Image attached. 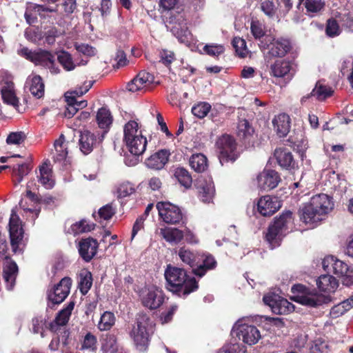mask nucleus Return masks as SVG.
<instances>
[{"mask_svg": "<svg viewBox=\"0 0 353 353\" xmlns=\"http://www.w3.org/2000/svg\"><path fill=\"white\" fill-rule=\"evenodd\" d=\"M334 207L332 199L325 194L313 196L301 210V219L306 224H316L323 220Z\"/></svg>", "mask_w": 353, "mask_h": 353, "instance_id": "nucleus-1", "label": "nucleus"}, {"mask_svg": "<svg viewBox=\"0 0 353 353\" xmlns=\"http://www.w3.org/2000/svg\"><path fill=\"white\" fill-rule=\"evenodd\" d=\"M167 288L170 291L182 292L186 296L198 289V283L194 277L187 275L186 271L180 268L168 265L164 272Z\"/></svg>", "mask_w": 353, "mask_h": 353, "instance_id": "nucleus-2", "label": "nucleus"}, {"mask_svg": "<svg viewBox=\"0 0 353 353\" xmlns=\"http://www.w3.org/2000/svg\"><path fill=\"white\" fill-rule=\"evenodd\" d=\"M123 142L128 150L134 156L143 154L147 147V139L143 135L135 121H128L123 127Z\"/></svg>", "mask_w": 353, "mask_h": 353, "instance_id": "nucleus-3", "label": "nucleus"}, {"mask_svg": "<svg viewBox=\"0 0 353 353\" xmlns=\"http://www.w3.org/2000/svg\"><path fill=\"white\" fill-rule=\"evenodd\" d=\"M293 300L303 305L318 307L331 301L330 296L322 294L314 288H307L302 284L292 287Z\"/></svg>", "mask_w": 353, "mask_h": 353, "instance_id": "nucleus-4", "label": "nucleus"}, {"mask_svg": "<svg viewBox=\"0 0 353 353\" xmlns=\"http://www.w3.org/2000/svg\"><path fill=\"white\" fill-rule=\"evenodd\" d=\"M152 322L148 315L140 313L138 314L130 336L133 340L134 346L139 352H145L149 345L148 328Z\"/></svg>", "mask_w": 353, "mask_h": 353, "instance_id": "nucleus-5", "label": "nucleus"}, {"mask_svg": "<svg viewBox=\"0 0 353 353\" xmlns=\"http://www.w3.org/2000/svg\"><path fill=\"white\" fill-rule=\"evenodd\" d=\"M292 223V213L283 212L268 228L265 238L272 249L279 246L282 237L288 232L289 225Z\"/></svg>", "mask_w": 353, "mask_h": 353, "instance_id": "nucleus-6", "label": "nucleus"}, {"mask_svg": "<svg viewBox=\"0 0 353 353\" xmlns=\"http://www.w3.org/2000/svg\"><path fill=\"white\" fill-rule=\"evenodd\" d=\"M292 223V213L283 212L268 228L265 238L272 249L279 246L282 237L288 232L289 225Z\"/></svg>", "mask_w": 353, "mask_h": 353, "instance_id": "nucleus-7", "label": "nucleus"}, {"mask_svg": "<svg viewBox=\"0 0 353 353\" xmlns=\"http://www.w3.org/2000/svg\"><path fill=\"white\" fill-rule=\"evenodd\" d=\"M322 265L325 271L341 278L343 285L350 286L353 283V269L343 261L327 256L323 259Z\"/></svg>", "mask_w": 353, "mask_h": 353, "instance_id": "nucleus-8", "label": "nucleus"}, {"mask_svg": "<svg viewBox=\"0 0 353 353\" xmlns=\"http://www.w3.org/2000/svg\"><path fill=\"white\" fill-rule=\"evenodd\" d=\"M18 54L36 65L49 68L53 74L59 72V69L54 64V56L49 51L43 50L32 51L28 48H22L18 50Z\"/></svg>", "mask_w": 353, "mask_h": 353, "instance_id": "nucleus-9", "label": "nucleus"}, {"mask_svg": "<svg viewBox=\"0 0 353 353\" xmlns=\"http://www.w3.org/2000/svg\"><path fill=\"white\" fill-rule=\"evenodd\" d=\"M232 334L239 341L248 345H253L261 339V334L256 326L245 322L244 319H239L232 328Z\"/></svg>", "mask_w": 353, "mask_h": 353, "instance_id": "nucleus-10", "label": "nucleus"}, {"mask_svg": "<svg viewBox=\"0 0 353 353\" xmlns=\"http://www.w3.org/2000/svg\"><path fill=\"white\" fill-rule=\"evenodd\" d=\"M0 89L3 102L14 108L19 107L12 76L6 70L0 71Z\"/></svg>", "mask_w": 353, "mask_h": 353, "instance_id": "nucleus-11", "label": "nucleus"}, {"mask_svg": "<svg viewBox=\"0 0 353 353\" xmlns=\"http://www.w3.org/2000/svg\"><path fill=\"white\" fill-rule=\"evenodd\" d=\"M139 296L143 306L150 310L159 308L164 301L163 291L155 285L145 287Z\"/></svg>", "mask_w": 353, "mask_h": 353, "instance_id": "nucleus-12", "label": "nucleus"}, {"mask_svg": "<svg viewBox=\"0 0 353 353\" xmlns=\"http://www.w3.org/2000/svg\"><path fill=\"white\" fill-rule=\"evenodd\" d=\"M216 145L219 152V160L222 165L225 162L234 161L236 159L238 154L236 152V142L232 137L223 135L218 139Z\"/></svg>", "mask_w": 353, "mask_h": 353, "instance_id": "nucleus-13", "label": "nucleus"}, {"mask_svg": "<svg viewBox=\"0 0 353 353\" xmlns=\"http://www.w3.org/2000/svg\"><path fill=\"white\" fill-rule=\"evenodd\" d=\"M264 303L268 305L272 311L277 314H286L294 310V306L287 299L276 294L275 293H268L263 296Z\"/></svg>", "mask_w": 353, "mask_h": 353, "instance_id": "nucleus-14", "label": "nucleus"}, {"mask_svg": "<svg viewBox=\"0 0 353 353\" xmlns=\"http://www.w3.org/2000/svg\"><path fill=\"white\" fill-rule=\"evenodd\" d=\"M157 208L159 216L166 223L177 224L183 219V214L179 208L170 202H159Z\"/></svg>", "mask_w": 353, "mask_h": 353, "instance_id": "nucleus-15", "label": "nucleus"}, {"mask_svg": "<svg viewBox=\"0 0 353 353\" xmlns=\"http://www.w3.org/2000/svg\"><path fill=\"white\" fill-rule=\"evenodd\" d=\"M72 280L68 277L62 279L60 282L54 287L48 293V301L50 304H59L62 303L68 296Z\"/></svg>", "mask_w": 353, "mask_h": 353, "instance_id": "nucleus-16", "label": "nucleus"}, {"mask_svg": "<svg viewBox=\"0 0 353 353\" xmlns=\"http://www.w3.org/2000/svg\"><path fill=\"white\" fill-rule=\"evenodd\" d=\"M9 232L12 248L14 252H17L23 237V230L21 221L14 210H12L10 218Z\"/></svg>", "mask_w": 353, "mask_h": 353, "instance_id": "nucleus-17", "label": "nucleus"}, {"mask_svg": "<svg viewBox=\"0 0 353 353\" xmlns=\"http://www.w3.org/2000/svg\"><path fill=\"white\" fill-rule=\"evenodd\" d=\"M196 187L200 199L203 203H211L215 194V188L210 177L201 176L196 181Z\"/></svg>", "mask_w": 353, "mask_h": 353, "instance_id": "nucleus-18", "label": "nucleus"}, {"mask_svg": "<svg viewBox=\"0 0 353 353\" xmlns=\"http://www.w3.org/2000/svg\"><path fill=\"white\" fill-rule=\"evenodd\" d=\"M154 76L146 71L140 72L126 85L131 92L145 91L154 81Z\"/></svg>", "mask_w": 353, "mask_h": 353, "instance_id": "nucleus-19", "label": "nucleus"}, {"mask_svg": "<svg viewBox=\"0 0 353 353\" xmlns=\"http://www.w3.org/2000/svg\"><path fill=\"white\" fill-rule=\"evenodd\" d=\"M256 181L260 190L269 191L278 185L280 177L276 171L265 170L257 176Z\"/></svg>", "mask_w": 353, "mask_h": 353, "instance_id": "nucleus-20", "label": "nucleus"}, {"mask_svg": "<svg viewBox=\"0 0 353 353\" xmlns=\"http://www.w3.org/2000/svg\"><path fill=\"white\" fill-rule=\"evenodd\" d=\"M268 53L272 57H284L290 50L289 40L283 38L271 39L266 37Z\"/></svg>", "mask_w": 353, "mask_h": 353, "instance_id": "nucleus-21", "label": "nucleus"}, {"mask_svg": "<svg viewBox=\"0 0 353 353\" xmlns=\"http://www.w3.org/2000/svg\"><path fill=\"white\" fill-rule=\"evenodd\" d=\"M99 244L96 239L93 238H86L81 239L79 243L78 250L80 256L85 261H90L96 255Z\"/></svg>", "mask_w": 353, "mask_h": 353, "instance_id": "nucleus-22", "label": "nucleus"}, {"mask_svg": "<svg viewBox=\"0 0 353 353\" xmlns=\"http://www.w3.org/2000/svg\"><path fill=\"white\" fill-rule=\"evenodd\" d=\"M281 208V203L277 197L269 195L261 197L257 203L259 212L264 216H271Z\"/></svg>", "mask_w": 353, "mask_h": 353, "instance_id": "nucleus-23", "label": "nucleus"}, {"mask_svg": "<svg viewBox=\"0 0 353 353\" xmlns=\"http://www.w3.org/2000/svg\"><path fill=\"white\" fill-rule=\"evenodd\" d=\"M170 153L167 150H161L148 157L145 163L148 168L159 170L164 168L169 160Z\"/></svg>", "mask_w": 353, "mask_h": 353, "instance_id": "nucleus-24", "label": "nucleus"}, {"mask_svg": "<svg viewBox=\"0 0 353 353\" xmlns=\"http://www.w3.org/2000/svg\"><path fill=\"white\" fill-rule=\"evenodd\" d=\"M216 265V261L214 257L208 254H200V259L197 261L196 266L194 268V274L202 277L208 270H213Z\"/></svg>", "mask_w": 353, "mask_h": 353, "instance_id": "nucleus-25", "label": "nucleus"}, {"mask_svg": "<svg viewBox=\"0 0 353 353\" xmlns=\"http://www.w3.org/2000/svg\"><path fill=\"white\" fill-rule=\"evenodd\" d=\"M270 75L277 77L281 78L288 77V78H291L293 75L292 71V65L290 61L279 59L275 61L272 64L270 65Z\"/></svg>", "mask_w": 353, "mask_h": 353, "instance_id": "nucleus-26", "label": "nucleus"}, {"mask_svg": "<svg viewBox=\"0 0 353 353\" xmlns=\"http://www.w3.org/2000/svg\"><path fill=\"white\" fill-rule=\"evenodd\" d=\"M18 272V267L15 262L6 259L3 266V278L8 290H12Z\"/></svg>", "mask_w": 353, "mask_h": 353, "instance_id": "nucleus-27", "label": "nucleus"}, {"mask_svg": "<svg viewBox=\"0 0 353 353\" xmlns=\"http://www.w3.org/2000/svg\"><path fill=\"white\" fill-rule=\"evenodd\" d=\"M302 3L306 9V14L310 17L321 14L325 7V3L323 0H299L297 8H299Z\"/></svg>", "mask_w": 353, "mask_h": 353, "instance_id": "nucleus-28", "label": "nucleus"}, {"mask_svg": "<svg viewBox=\"0 0 353 353\" xmlns=\"http://www.w3.org/2000/svg\"><path fill=\"white\" fill-rule=\"evenodd\" d=\"M178 256L184 264L192 268V272H194V268L196 266L197 261L200 259V253L182 247L178 251Z\"/></svg>", "mask_w": 353, "mask_h": 353, "instance_id": "nucleus-29", "label": "nucleus"}, {"mask_svg": "<svg viewBox=\"0 0 353 353\" xmlns=\"http://www.w3.org/2000/svg\"><path fill=\"white\" fill-rule=\"evenodd\" d=\"M273 125L278 135L281 137H285L290 129V118L286 114H280L273 119Z\"/></svg>", "mask_w": 353, "mask_h": 353, "instance_id": "nucleus-30", "label": "nucleus"}, {"mask_svg": "<svg viewBox=\"0 0 353 353\" xmlns=\"http://www.w3.org/2000/svg\"><path fill=\"white\" fill-rule=\"evenodd\" d=\"M316 285L319 289L325 292H334L339 286L336 279L332 275L323 274L316 280Z\"/></svg>", "mask_w": 353, "mask_h": 353, "instance_id": "nucleus-31", "label": "nucleus"}, {"mask_svg": "<svg viewBox=\"0 0 353 353\" xmlns=\"http://www.w3.org/2000/svg\"><path fill=\"white\" fill-rule=\"evenodd\" d=\"M101 349L105 353H123L114 335L108 334L102 339Z\"/></svg>", "mask_w": 353, "mask_h": 353, "instance_id": "nucleus-32", "label": "nucleus"}, {"mask_svg": "<svg viewBox=\"0 0 353 353\" xmlns=\"http://www.w3.org/2000/svg\"><path fill=\"white\" fill-rule=\"evenodd\" d=\"M274 156L279 165L285 169L294 167V161L290 152L286 149L279 148L274 152Z\"/></svg>", "mask_w": 353, "mask_h": 353, "instance_id": "nucleus-33", "label": "nucleus"}, {"mask_svg": "<svg viewBox=\"0 0 353 353\" xmlns=\"http://www.w3.org/2000/svg\"><path fill=\"white\" fill-rule=\"evenodd\" d=\"M97 143V139L94 134L88 130L81 133L79 139L80 150L83 154H89Z\"/></svg>", "mask_w": 353, "mask_h": 353, "instance_id": "nucleus-34", "label": "nucleus"}, {"mask_svg": "<svg viewBox=\"0 0 353 353\" xmlns=\"http://www.w3.org/2000/svg\"><path fill=\"white\" fill-rule=\"evenodd\" d=\"M92 83L90 81L85 82L82 86L77 88L72 92L68 93V97L70 100H72L73 104L78 107V109H82L87 106L86 101H77L76 97H80L83 94L86 93L92 87Z\"/></svg>", "mask_w": 353, "mask_h": 353, "instance_id": "nucleus-35", "label": "nucleus"}, {"mask_svg": "<svg viewBox=\"0 0 353 353\" xmlns=\"http://www.w3.org/2000/svg\"><path fill=\"white\" fill-rule=\"evenodd\" d=\"M39 181L46 189H51L54 185L52 170L47 163H43L39 168Z\"/></svg>", "mask_w": 353, "mask_h": 353, "instance_id": "nucleus-36", "label": "nucleus"}, {"mask_svg": "<svg viewBox=\"0 0 353 353\" xmlns=\"http://www.w3.org/2000/svg\"><path fill=\"white\" fill-rule=\"evenodd\" d=\"M160 234L167 242L172 244L179 243L183 238V232L177 228H161Z\"/></svg>", "mask_w": 353, "mask_h": 353, "instance_id": "nucleus-37", "label": "nucleus"}, {"mask_svg": "<svg viewBox=\"0 0 353 353\" xmlns=\"http://www.w3.org/2000/svg\"><path fill=\"white\" fill-rule=\"evenodd\" d=\"M54 152L53 158L56 161H62L65 160L68 155V148L65 142V137L61 134L59 138L55 141Z\"/></svg>", "mask_w": 353, "mask_h": 353, "instance_id": "nucleus-38", "label": "nucleus"}, {"mask_svg": "<svg viewBox=\"0 0 353 353\" xmlns=\"http://www.w3.org/2000/svg\"><path fill=\"white\" fill-rule=\"evenodd\" d=\"M79 288L83 294H85L92 285V274L86 269L81 270L79 274Z\"/></svg>", "mask_w": 353, "mask_h": 353, "instance_id": "nucleus-39", "label": "nucleus"}, {"mask_svg": "<svg viewBox=\"0 0 353 353\" xmlns=\"http://www.w3.org/2000/svg\"><path fill=\"white\" fill-rule=\"evenodd\" d=\"M189 161L191 168L197 172H203L208 166L206 157L201 153L192 154Z\"/></svg>", "mask_w": 353, "mask_h": 353, "instance_id": "nucleus-40", "label": "nucleus"}, {"mask_svg": "<svg viewBox=\"0 0 353 353\" xmlns=\"http://www.w3.org/2000/svg\"><path fill=\"white\" fill-rule=\"evenodd\" d=\"M30 92L31 94L39 99L44 94V84L41 78L38 75H34L30 80Z\"/></svg>", "mask_w": 353, "mask_h": 353, "instance_id": "nucleus-41", "label": "nucleus"}, {"mask_svg": "<svg viewBox=\"0 0 353 353\" xmlns=\"http://www.w3.org/2000/svg\"><path fill=\"white\" fill-rule=\"evenodd\" d=\"M333 92L332 88L319 81L316 83L310 94L312 97H315L318 100L322 101L330 97Z\"/></svg>", "mask_w": 353, "mask_h": 353, "instance_id": "nucleus-42", "label": "nucleus"}, {"mask_svg": "<svg viewBox=\"0 0 353 353\" xmlns=\"http://www.w3.org/2000/svg\"><path fill=\"white\" fill-rule=\"evenodd\" d=\"M115 321L116 317L114 313L105 311L101 314L97 327L101 331L110 330L115 324Z\"/></svg>", "mask_w": 353, "mask_h": 353, "instance_id": "nucleus-43", "label": "nucleus"}, {"mask_svg": "<svg viewBox=\"0 0 353 353\" xmlns=\"http://www.w3.org/2000/svg\"><path fill=\"white\" fill-rule=\"evenodd\" d=\"M97 121L100 128L108 129L112 122L110 110L105 108H100L97 114Z\"/></svg>", "mask_w": 353, "mask_h": 353, "instance_id": "nucleus-44", "label": "nucleus"}, {"mask_svg": "<svg viewBox=\"0 0 353 353\" xmlns=\"http://www.w3.org/2000/svg\"><path fill=\"white\" fill-rule=\"evenodd\" d=\"M254 134V129L246 119L240 120L237 126L238 136L244 140H250Z\"/></svg>", "mask_w": 353, "mask_h": 353, "instance_id": "nucleus-45", "label": "nucleus"}, {"mask_svg": "<svg viewBox=\"0 0 353 353\" xmlns=\"http://www.w3.org/2000/svg\"><path fill=\"white\" fill-rule=\"evenodd\" d=\"M74 307V302H70L66 307L58 313L54 320L55 323L58 325H65L69 320Z\"/></svg>", "mask_w": 353, "mask_h": 353, "instance_id": "nucleus-46", "label": "nucleus"}, {"mask_svg": "<svg viewBox=\"0 0 353 353\" xmlns=\"http://www.w3.org/2000/svg\"><path fill=\"white\" fill-rule=\"evenodd\" d=\"M57 59L62 67L67 71L73 70L76 68L77 65L73 61L71 54L68 52H61Z\"/></svg>", "mask_w": 353, "mask_h": 353, "instance_id": "nucleus-47", "label": "nucleus"}, {"mask_svg": "<svg viewBox=\"0 0 353 353\" xmlns=\"http://www.w3.org/2000/svg\"><path fill=\"white\" fill-rule=\"evenodd\" d=\"M114 214L115 209L112 207V204H107L101 207L99 210L97 214H94V216L96 220L101 222L102 220H110Z\"/></svg>", "mask_w": 353, "mask_h": 353, "instance_id": "nucleus-48", "label": "nucleus"}, {"mask_svg": "<svg viewBox=\"0 0 353 353\" xmlns=\"http://www.w3.org/2000/svg\"><path fill=\"white\" fill-rule=\"evenodd\" d=\"M30 168L26 163H23L14 167L12 169L13 175L16 177L14 183L16 185L19 184L23 179V177L29 173Z\"/></svg>", "mask_w": 353, "mask_h": 353, "instance_id": "nucleus-49", "label": "nucleus"}, {"mask_svg": "<svg viewBox=\"0 0 353 353\" xmlns=\"http://www.w3.org/2000/svg\"><path fill=\"white\" fill-rule=\"evenodd\" d=\"M174 175L182 185L186 188L191 186L192 182V177L186 170L182 168H176Z\"/></svg>", "mask_w": 353, "mask_h": 353, "instance_id": "nucleus-50", "label": "nucleus"}, {"mask_svg": "<svg viewBox=\"0 0 353 353\" xmlns=\"http://www.w3.org/2000/svg\"><path fill=\"white\" fill-rule=\"evenodd\" d=\"M211 109V105L207 102H199L192 108V114L199 118L203 119L207 116Z\"/></svg>", "mask_w": 353, "mask_h": 353, "instance_id": "nucleus-51", "label": "nucleus"}, {"mask_svg": "<svg viewBox=\"0 0 353 353\" xmlns=\"http://www.w3.org/2000/svg\"><path fill=\"white\" fill-rule=\"evenodd\" d=\"M94 225L89 224L86 220H81L74 224L70 227L71 233L77 235L83 232H88L93 230Z\"/></svg>", "mask_w": 353, "mask_h": 353, "instance_id": "nucleus-52", "label": "nucleus"}, {"mask_svg": "<svg viewBox=\"0 0 353 353\" xmlns=\"http://www.w3.org/2000/svg\"><path fill=\"white\" fill-rule=\"evenodd\" d=\"M232 46L237 54L241 57H245L248 52L245 41L240 37H234L232 40Z\"/></svg>", "mask_w": 353, "mask_h": 353, "instance_id": "nucleus-53", "label": "nucleus"}, {"mask_svg": "<svg viewBox=\"0 0 353 353\" xmlns=\"http://www.w3.org/2000/svg\"><path fill=\"white\" fill-rule=\"evenodd\" d=\"M172 32L181 43H183L186 45L190 43L191 34L186 28L179 30L176 26H174L172 28Z\"/></svg>", "mask_w": 353, "mask_h": 353, "instance_id": "nucleus-54", "label": "nucleus"}, {"mask_svg": "<svg viewBox=\"0 0 353 353\" xmlns=\"http://www.w3.org/2000/svg\"><path fill=\"white\" fill-rule=\"evenodd\" d=\"M204 52L212 57H219L225 51V48L221 44H207L203 47Z\"/></svg>", "mask_w": 353, "mask_h": 353, "instance_id": "nucleus-55", "label": "nucleus"}, {"mask_svg": "<svg viewBox=\"0 0 353 353\" xmlns=\"http://www.w3.org/2000/svg\"><path fill=\"white\" fill-rule=\"evenodd\" d=\"M60 4L57 5V10L65 12L66 14L72 13L77 7L76 0H61Z\"/></svg>", "mask_w": 353, "mask_h": 353, "instance_id": "nucleus-56", "label": "nucleus"}, {"mask_svg": "<svg viewBox=\"0 0 353 353\" xmlns=\"http://www.w3.org/2000/svg\"><path fill=\"white\" fill-rule=\"evenodd\" d=\"M325 32L327 36L334 37L338 36L341 32V29L338 22L334 19L327 20Z\"/></svg>", "mask_w": 353, "mask_h": 353, "instance_id": "nucleus-57", "label": "nucleus"}, {"mask_svg": "<svg viewBox=\"0 0 353 353\" xmlns=\"http://www.w3.org/2000/svg\"><path fill=\"white\" fill-rule=\"evenodd\" d=\"M26 138V136L23 132H14L8 134L6 142L8 144L20 145Z\"/></svg>", "mask_w": 353, "mask_h": 353, "instance_id": "nucleus-58", "label": "nucleus"}, {"mask_svg": "<svg viewBox=\"0 0 353 353\" xmlns=\"http://www.w3.org/2000/svg\"><path fill=\"white\" fill-rule=\"evenodd\" d=\"M34 12L38 14L41 18L50 17L56 12V9L42 5L33 6Z\"/></svg>", "mask_w": 353, "mask_h": 353, "instance_id": "nucleus-59", "label": "nucleus"}, {"mask_svg": "<svg viewBox=\"0 0 353 353\" xmlns=\"http://www.w3.org/2000/svg\"><path fill=\"white\" fill-rule=\"evenodd\" d=\"M26 38L34 43H39L42 39L41 31L37 28H30L26 29L25 32Z\"/></svg>", "mask_w": 353, "mask_h": 353, "instance_id": "nucleus-60", "label": "nucleus"}, {"mask_svg": "<svg viewBox=\"0 0 353 353\" xmlns=\"http://www.w3.org/2000/svg\"><path fill=\"white\" fill-rule=\"evenodd\" d=\"M63 33L64 31L58 30L56 27H52L46 32V42L49 45H52L54 43L56 38Z\"/></svg>", "mask_w": 353, "mask_h": 353, "instance_id": "nucleus-61", "label": "nucleus"}, {"mask_svg": "<svg viewBox=\"0 0 353 353\" xmlns=\"http://www.w3.org/2000/svg\"><path fill=\"white\" fill-rule=\"evenodd\" d=\"M134 185L129 183H123L121 184L117 190L118 196L121 198L126 197L134 192Z\"/></svg>", "mask_w": 353, "mask_h": 353, "instance_id": "nucleus-62", "label": "nucleus"}, {"mask_svg": "<svg viewBox=\"0 0 353 353\" xmlns=\"http://www.w3.org/2000/svg\"><path fill=\"white\" fill-rule=\"evenodd\" d=\"M245 347L239 343H230L221 348V353H245Z\"/></svg>", "mask_w": 353, "mask_h": 353, "instance_id": "nucleus-63", "label": "nucleus"}, {"mask_svg": "<svg viewBox=\"0 0 353 353\" xmlns=\"http://www.w3.org/2000/svg\"><path fill=\"white\" fill-rule=\"evenodd\" d=\"M340 71L343 76L347 74L350 71H353V58L352 57L343 59L340 66Z\"/></svg>", "mask_w": 353, "mask_h": 353, "instance_id": "nucleus-64", "label": "nucleus"}]
</instances>
